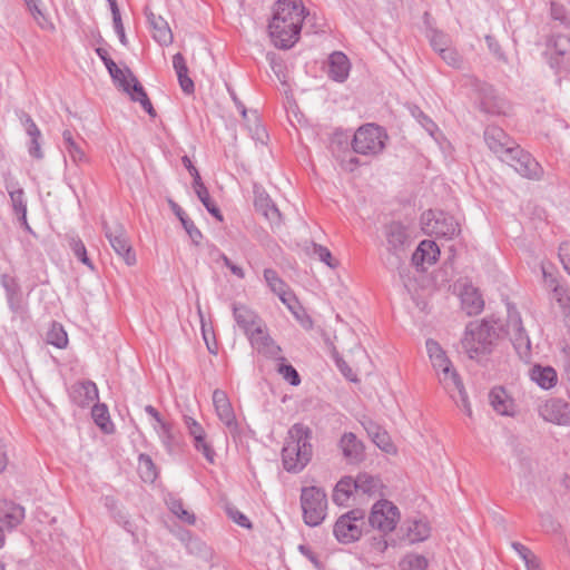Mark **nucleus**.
I'll return each mask as SVG.
<instances>
[{"label":"nucleus","mask_w":570,"mask_h":570,"mask_svg":"<svg viewBox=\"0 0 570 570\" xmlns=\"http://www.w3.org/2000/svg\"><path fill=\"white\" fill-rule=\"evenodd\" d=\"M305 7L302 0H278L268 24L269 36L275 47L292 48L299 39Z\"/></svg>","instance_id":"f257e3e1"},{"label":"nucleus","mask_w":570,"mask_h":570,"mask_svg":"<svg viewBox=\"0 0 570 570\" xmlns=\"http://www.w3.org/2000/svg\"><path fill=\"white\" fill-rule=\"evenodd\" d=\"M312 435L311 428L304 423H295L288 430L282 450L283 466L287 472L298 473L308 464L313 454Z\"/></svg>","instance_id":"f03ea898"},{"label":"nucleus","mask_w":570,"mask_h":570,"mask_svg":"<svg viewBox=\"0 0 570 570\" xmlns=\"http://www.w3.org/2000/svg\"><path fill=\"white\" fill-rule=\"evenodd\" d=\"M233 314L237 325L243 330L252 346L258 353L269 357L278 356L281 347L266 333L263 321L253 309L245 305L234 304Z\"/></svg>","instance_id":"7ed1b4c3"},{"label":"nucleus","mask_w":570,"mask_h":570,"mask_svg":"<svg viewBox=\"0 0 570 570\" xmlns=\"http://www.w3.org/2000/svg\"><path fill=\"white\" fill-rule=\"evenodd\" d=\"M499 338L495 323L483 320L480 323H470L466 326L462 346L471 360L480 361L492 353Z\"/></svg>","instance_id":"20e7f679"},{"label":"nucleus","mask_w":570,"mask_h":570,"mask_svg":"<svg viewBox=\"0 0 570 570\" xmlns=\"http://www.w3.org/2000/svg\"><path fill=\"white\" fill-rule=\"evenodd\" d=\"M386 140L387 134L382 127L366 124L355 131L351 145L355 154L376 156L385 148Z\"/></svg>","instance_id":"39448f33"},{"label":"nucleus","mask_w":570,"mask_h":570,"mask_svg":"<svg viewBox=\"0 0 570 570\" xmlns=\"http://www.w3.org/2000/svg\"><path fill=\"white\" fill-rule=\"evenodd\" d=\"M303 520L308 527L320 525L327 514V495L317 487H305L301 491Z\"/></svg>","instance_id":"423d86ee"},{"label":"nucleus","mask_w":570,"mask_h":570,"mask_svg":"<svg viewBox=\"0 0 570 570\" xmlns=\"http://www.w3.org/2000/svg\"><path fill=\"white\" fill-rule=\"evenodd\" d=\"M365 525L364 510L353 509L336 520L333 534L341 543H352L362 537Z\"/></svg>","instance_id":"0eeeda50"},{"label":"nucleus","mask_w":570,"mask_h":570,"mask_svg":"<svg viewBox=\"0 0 570 570\" xmlns=\"http://www.w3.org/2000/svg\"><path fill=\"white\" fill-rule=\"evenodd\" d=\"M422 229L428 235L452 239L460 233L459 223L444 212L428 210L421 217Z\"/></svg>","instance_id":"6e6552de"},{"label":"nucleus","mask_w":570,"mask_h":570,"mask_svg":"<svg viewBox=\"0 0 570 570\" xmlns=\"http://www.w3.org/2000/svg\"><path fill=\"white\" fill-rule=\"evenodd\" d=\"M102 228L105 232V236L109 240V244L115 250V253L120 258H122L128 266L135 265L136 254L132 249V246L127 236V232L124 225L118 222H114L112 224L104 222Z\"/></svg>","instance_id":"1a4fd4ad"},{"label":"nucleus","mask_w":570,"mask_h":570,"mask_svg":"<svg viewBox=\"0 0 570 570\" xmlns=\"http://www.w3.org/2000/svg\"><path fill=\"white\" fill-rule=\"evenodd\" d=\"M436 372L440 383L449 392L451 397L459 406L463 407L466 415L471 416L472 410L468 400V394L464 390L463 382L455 368L452 366V363L450 362V365L443 366Z\"/></svg>","instance_id":"9d476101"},{"label":"nucleus","mask_w":570,"mask_h":570,"mask_svg":"<svg viewBox=\"0 0 570 570\" xmlns=\"http://www.w3.org/2000/svg\"><path fill=\"white\" fill-rule=\"evenodd\" d=\"M544 56L556 72L570 68V38L558 35L547 41Z\"/></svg>","instance_id":"9b49d317"},{"label":"nucleus","mask_w":570,"mask_h":570,"mask_svg":"<svg viewBox=\"0 0 570 570\" xmlns=\"http://www.w3.org/2000/svg\"><path fill=\"white\" fill-rule=\"evenodd\" d=\"M400 519V512L396 505L387 500L377 501L370 513L368 524L383 533L393 531Z\"/></svg>","instance_id":"f8f14e48"},{"label":"nucleus","mask_w":570,"mask_h":570,"mask_svg":"<svg viewBox=\"0 0 570 570\" xmlns=\"http://www.w3.org/2000/svg\"><path fill=\"white\" fill-rule=\"evenodd\" d=\"M462 86L471 88L480 98V105L483 111L490 114H500L502 102L498 99L493 87L487 82L481 81L474 76L464 75L462 77Z\"/></svg>","instance_id":"ddd939ff"},{"label":"nucleus","mask_w":570,"mask_h":570,"mask_svg":"<svg viewBox=\"0 0 570 570\" xmlns=\"http://www.w3.org/2000/svg\"><path fill=\"white\" fill-rule=\"evenodd\" d=\"M502 161L513 167L521 176L530 179H538L542 171L539 163L519 146L512 148L510 154L508 153L503 156Z\"/></svg>","instance_id":"4468645a"},{"label":"nucleus","mask_w":570,"mask_h":570,"mask_svg":"<svg viewBox=\"0 0 570 570\" xmlns=\"http://www.w3.org/2000/svg\"><path fill=\"white\" fill-rule=\"evenodd\" d=\"M507 333L518 354L520 356L528 355L531 348V342L522 325L520 314L515 309L509 308Z\"/></svg>","instance_id":"2eb2a0df"},{"label":"nucleus","mask_w":570,"mask_h":570,"mask_svg":"<svg viewBox=\"0 0 570 570\" xmlns=\"http://www.w3.org/2000/svg\"><path fill=\"white\" fill-rule=\"evenodd\" d=\"M213 404L218 419L229 430V432H238V422L236 420L232 403L225 391L216 389L213 392Z\"/></svg>","instance_id":"dca6fc26"},{"label":"nucleus","mask_w":570,"mask_h":570,"mask_svg":"<svg viewBox=\"0 0 570 570\" xmlns=\"http://www.w3.org/2000/svg\"><path fill=\"white\" fill-rule=\"evenodd\" d=\"M539 414L547 422L567 424L570 422V404L560 399H551L540 405Z\"/></svg>","instance_id":"f3484780"},{"label":"nucleus","mask_w":570,"mask_h":570,"mask_svg":"<svg viewBox=\"0 0 570 570\" xmlns=\"http://www.w3.org/2000/svg\"><path fill=\"white\" fill-rule=\"evenodd\" d=\"M484 140L498 157L502 160L503 156L512 151L517 145L510 139L503 129L497 126H489L484 130Z\"/></svg>","instance_id":"a211bd4d"},{"label":"nucleus","mask_w":570,"mask_h":570,"mask_svg":"<svg viewBox=\"0 0 570 570\" xmlns=\"http://www.w3.org/2000/svg\"><path fill=\"white\" fill-rule=\"evenodd\" d=\"M253 191L255 209L264 215L272 224H281V212L275 206L268 194L257 184H254Z\"/></svg>","instance_id":"6ab92c4d"},{"label":"nucleus","mask_w":570,"mask_h":570,"mask_svg":"<svg viewBox=\"0 0 570 570\" xmlns=\"http://www.w3.org/2000/svg\"><path fill=\"white\" fill-rule=\"evenodd\" d=\"M338 446L350 464H358L365 459L364 444L352 432H346L341 436Z\"/></svg>","instance_id":"aec40b11"},{"label":"nucleus","mask_w":570,"mask_h":570,"mask_svg":"<svg viewBox=\"0 0 570 570\" xmlns=\"http://www.w3.org/2000/svg\"><path fill=\"white\" fill-rule=\"evenodd\" d=\"M24 519V508L9 500H0V533L12 530Z\"/></svg>","instance_id":"412c9836"},{"label":"nucleus","mask_w":570,"mask_h":570,"mask_svg":"<svg viewBox=\"0 0 570 570\" xmlns=\"http://www.w3.org/2000/svg\"><path fill=\"white\" fill-rule=\"evenodd\" d=\"M69 396L76 405L87 407L98 400V389L90 380L77 382L70 386Z\"/></svg>","instance_id":"4be33fe9"},{"label":"nucleus","mask_w":570,"mask_h":570,"mask_svg":"<svg viewBox=\"0 0 570 570\" xmlns=\"http://www.w3.org/2000/svg\"><path fill=\"white\" fill-rule=\"evenodd\" d=\"M145 14L154 40L160 46H169L174 40V36L168 22L161 16L155 14L148 7L145 8Z\"/></svg>","instance_id":"5701e85b"},{"label":"nucleus","mask_w":570,"mask_h":570,"mask_svg":"<svg viewBox=\"0 0 570 570\" xmlns=\"http://www.w3.org/2000/svg\"><path fill=\"white\" fill-rule=\"evenodd\" d=\"M403 538L410 543L425 541L431 535V525L425 518L407 520L401 527Z\"/></svg>","instance_id":"b1692460"},{"label":"nucleus","mask_w":570,"mask_h":570,"mask_svg":"<svg viewBox=\"0 0 570 570\" xmlns=\"http://www.w3.org/2000/svg\"><path fill=\"white\" fill-rule=\"evenodd\" d=\"M351 70V62L347 56L342 51H334L328 57L327 76L336 81L344 82Z\"/></svg>","instance_id":"393cba45"},{"label":"nucleus","mask_w":570,"mask_h":570,"mask_svg":"<svg viewBox=\"0 0 570 570\" xmlns=\"http://www.w3.org/2000/svg\"><path fill=\"white\" fill-rule=\"evenodd\" d=\"M440 249L435 242L430 239L422 240L412 255V263L415 266L423 267L424 264L432 265L438 261Z\"/></svg>","instance_id":"a878e982"},{"label":"nucleus","mask_w":570,"mask_h":570,"mask_svg":"<svg viewBox=\"0 0 570 570\" xmlns=\"http://www.w3.org/2000/svg\"><path fill=\"white\" fill-rule=\"evenodd\" d=\"M1 285L6 291L7 302L10 309L13 313H20L22 311V296L18 281L8 275H1Z\"/></svg>","instance_id":"bb28decb"},{"label":"nucleus","mask_w":570,"mask_h":570,"mask_svg":"<svg viewBox=\"0 0 570 570\" xmlns=\"http://www.w3.org/2000/svg\"><path fill=\"white\" fill-rule=\"evenodd\" d=\"M461 304L462 308L470 316L480 314L484 307L482 295L471 285L464 286L461 293Z\"/></svg>","instance_id":"cd10ccee"},{"label":"nucleus","mask_w":570,"mask_h":570,"mask_svg":"<svg viewBox=\"0 0 570 570\" xmlns=\"http://www.w3.org/2000/svg\"><path fill=\"white\" fill-rule=\"evenodd\" d=\"M173 67L176 71L181 90L187 95L193 94L195 90V85L188 76V67L184 56L180 52L174 55Z\"/></svg>","instance_id":"c85d7f7f"},{"label":"nucleus","mask_w":570,"mask_h":570,"mask_svg":"<svg viewBox=\"0 0 570 570\" xmlns=\"http://www.w3.org/2000/svg\"><path fill=\"white\" fill-rule=\"evenodd\" d=\"M386 239L389 248L394 253L403 249L409 242L405 227L400 223H391L386 227Z\"/></svg>","instance_id":"c756f323"},{"label":"nucleus","mask_w":570,"mask_h":570,"mask_svg":"<svg viewBox=\"0 0 570 570\" xmlns=\"http://www.w3.org/2000/svg\"><path fill=\"white\" fill-rule=\"evenodd\" d=\"M382 481L380 478L371 475L368 473H360L354 479V490L368 497H373L381 493Z\"/></svg>","instance_id":"7c9ffc66"},{"label":"nucleus","mask_w":570,"mask_h":570,"mask_svg":"<svg viewBox=\"0 0 570 570\" xmlns=\"http://www.w3.org/2000/svg\"><path fill=\"white\" fill-rule=\"evenodd\" d=\"M6 188L9 191L14 213L19 216V219H24V215H27V204L23 189L18 187V183L9 180L8 178H6Z\"/></svg>","instance_id":"2f4dec72"},{"label":"nucleus","mask_w":570,"mask_h":570,"mask_svg":"<svg viewBox=\"0 0 570 570\" xmlns=\"http://www.w3.org/2000/svg\"><path fill=\"white\" fill-rule=\"evenodd\" d=\"M354 490V478H342L334 488L333 501L337 505H345Z\"/></svg>","instance_id":"473e14b6"},{"label":"nucleus","mask_w":570,"mask_h":570,"mask_svg":"<svg viewBox=\"0 0 570 570\" xmlns=\"http://www.w3.org/2000/svg\"><path fill=\"white\" fill-rule=\"evenodd\" d=\"M425 345L435 371H439L443 366L450 365L451 361L448 358L445 352L436 341L429 338Z\"/></svg>","instance_id":"72a5a7b5"},{"label":"nucleus","mask_w":570,"mask_h":570,"mask_svg":"<svg viewBox=\"0 0 570 570\" xmlns=\"http://www.w3.org/2000/svg\"><path fill=\"white\" fill-rule=\"evenodd\" d=\"M532 379L538 383L539 386L548 390L556 385L557 372L550 366H537L532 371Z\"/></svg>","instance_id":"f704fd0d"},{"label":"nucleus","mask_w":570,"mask_h":570,"mask_svg":"<svg viewBox=\"0 0 570 570\" xmlns=\"http://www.w3.org/2000/svg\"><path fill=\"white\" fill-rule=\"evenodd\" d=\"M63 146L68 154L70 155L73 163L79 164L87 160L85 151L75 141L72 132L69 129L63 130L62 132Z\"/></svg>","instance_id":"c9c22d12"},{"label":"nucleus","mask_w":570,"mask_h":570,"mask_svg":"<svg viewBox=\"0 0 570 570\" xmlns=\"http://www.w3.org/2000/svg\"><path fill=\"white\" fill-rule=\"evenodd\" d=\"M95 423L105 432L111 433L114 424L110 421L108 407L105 404H95L91 410Z\"/></svg>","instance_id":"e433bc0d"},{"label":"nucleus","mask_w":570,"mask_h":570,"mask_svg":"<svg viewBox=\"0 0 570 570\" xmlns=\"http://www.w3.org/2000/svg\"><path fill=\"white\" fill-rule=\"evenodd\" d=\"M306 253L311 256L316 257L320 262L325 263L331 268H336L338 262L333 258L330 249L325 246H322L316 243H311L308 247H306Z\"/></svg>","instance_id":"4c0bfd02"},{"label":"nucleus","mask_w":570,"mask_h":570,"mask_svg":"<svg viewBox=\"0 0 570 570\" xmlns=\"http://www.w3.org/2000/svg\"><path fill=\"white\" fill-rule=\"evenodd\" d=\"M428 559L417 553H407L399 562L400 570H426Z\"/></svg>","instance_id":"58836bf2"},{"label":"nucleus","mask_w":570,"mask_h":570,"mask_svg":"<svg viewBox=\"0 0 570 570\" xmlns=\"http://www.w3.org/2000/svg\"><path fill=\"white\" fill-rule=\"evenodd\" d=\"M138 471L145 482H154L157 478V470L153 459L145 453L138 458Z\"/></svg>","instance_id":"ea45409f"},{"label":"nucleus","mask_w":570,"mask_h":570,"mask_svg":"<svg viewBox=\"0 0 570 570\" xmlns=\"http://www.w3.org/2000/svg\"><path fill=\"white\" fill-rule=\"evenodd\" d=\"M490 403L500 414H509L510 402L503 387H494L489 394Z\"/></svg>","instance_id":"a19ab883"},{"label":"nucleus","mask_w":570,"mask_h":570,"mask_svg":"<svg viewBox=\"0 0 570 570\" xmlns=\"http://www.w3.org/2000/svg\"><path fill=\"white\" fill-rule=\"evenodd\" d=\"M69 247L73 255L90 269H94V264L87 255V249L83 242L78 236L69 237Z\"/></svg>","instance_id":"79ce46f5"},{"label":"nucleus","mask_w":570,"mask_h":570,"mask_svg":"<svg viewBox=\"0 0 570 570\" xmlns=\"http://www.w3.org/2000/svg\"><path fill=\"white\" fill-rule=\"evenodd\" d=\"M264 278L275 294L283 293L287 288V284L278 276L277 272L272 268L264 269Z\"/></svg>","instance_id":"37998d69"},{"label":"nucleus","mask_w":570,"mask_h":570,"mask_svg":"<svg viewBox=\"0 0 570 570\" xmlns=\"http://www.w3.org/2000/svg\"><path fill=\"white\" fill-rule=\"evenodd\" d=\"M428 37L430 39L431 47L438 53H440L442 49H445V47H450L451 45L450 37L440 30L431 29Z\"/></svg>","instance_id":"c03bdc74"},{"label":"nucleus","mask_w":570,"mask_h":570,"mask_svg":"<svg viewBox=\"0 0 570 570\" xmlns=\"http://www.w3.org/2000/svg\"><path fill=\"white\" fill-rule=\"evenodd\" d=\"M198 199L202 202V204L205 206V208L215 218H217L219 222L223 220V215L217 207V205L213 202L210 198L209 191L207 188H200L196 193Z\"/></svg>","instance_id":"a18cd8bd"},{"label":"nucleus","mask_w":570,"mask_h":570,"mask_svg":"<svg viewBox=\"0 0 570 570\" xmlns=\"http://www.w3.org/2000/svg\"><path fill=\"white\" fill-rule=\"evenodd\" d=\"M47 342L55 345L58 348L66 347L68 343L67 333L61 326L53 324L51 330L47 334Z\"/></svg>","instance_id":"49530a36"},{"label":"nucleus","mask_w":570,"mask_h":570,"mask_svg":"<svg viewBox=\"0 0 570 570\" xmlns=\"http://www.w3.org/2000/svg\"><path fill=\"white\" fill-rule=\"evenodd\" d=\"M439 55L449 66L455 69L463 68V57L456 51V49L452 47H445V49H442Z\"/></svg>","instance_id":"de8ad7c7"},{"label":"nucleus","mask_w":570,"mask_h":570,"mask_svg":"<svg viewBox=\"0 0 570 570\" xmlns=\"http://www.w3.org/2000/svg\"><path fill=\"white\" fill-rule=\"evenodd\" d=\"M169 509L175 515H177L184 522L188 524H194L196 522L195 514L187 511L184 508V503L180 500H171L169 502Z\"/></svg>","instance_id":"09e8293b"},{"label":"nucleus","mask_w":570,"mask_h":570,"mask_svg":"<svg viewBox=\"0 0 570 570\" xmlns=\"http://www.w3.org/2000/svg\"><path fill=\"white\" fill-rule=\"evenodd\" d=\"M126 71L132 81V86L131 87L129 86L128 94L130 95V98L134 101H138L139 104H141L142 101H145V99H148V96H147L144 87L137 80V78L132 75V72L129 69H127Z\"/></svg>","instance_id":"8fccbe9b"},{"label":"nucleus","mask_w":570,"mask_h":570,"mask_svg":"<svg viewBox=\"0 0 570 570\" xmlns=\"http://www.w3.org/2000/svg\"><path fill=\"white\" fill-rule=\"evenodd\" d=\"M226 514L229 519H232L235 523H237L239 527L252 529L253 524L249 521V519L242 513L236 507L232 504H226L225 507Z\"/></svg>","instance_id":"3c124183"},{"label":"nucleus","mask_w":570,"mask_h":570,"mask_svg":"<svg viewBox=\"0 0 570 570\" xmlns=\"http://www.w3.org/2000/svg\"><path fill=\"white\" fill-rule=\"evenodd\" d=\"M277 372L293 386H297L301 383L299 374L291 364L281 363Z\"/></svg>","instance_id":"603ef678"},{"label":"nucleus","mask_w":570,"mask_h":570,"mask_svg":"<svg viewBox=\"0 0 570 570\" xmlns=\"http://www.w3.org/2000/svg\"><path fill=\"white\" fill-rule=\"evenodd\" d=\"M372 440L382 451L386 453L395 452V446L392 443L390 435L385 430L375 432L374 438Z\"/></svg>","instance_id":"864d4df0"},{"label":"nucleus","mask_w":570,"mask_h":570,"mask_svg":"<svg viewBox=\"0 0 570 570\" xmlns=\"http://www.w3.org/2000/svg\"><path fill=\"white\" fill-rule=\"evenodd\" d=\"M194 446L197 451L203 453V455L208 462H214L215 451L212 448V445L206 441V434L200 435V441L194 439Z\"/></svg>","instance_id":"5fc2aeb1"},{"label":"nucleus","mask_w":570,"mask_h":570,"mask_svg":"<svg viewBox=\"0 0 570 570\" xmlns=\"http://www.w3.org/2000/svg\"><path fill=\"white\" fill-rule=\"evenodd\" d=\"M155 430L161 438L164 445L167 449H170L171 443L174 442V434H173L171 425L169 423L163 421L158 424V428L155 426Z\"/></svg>","instance_id":"6e6d98bb"},{"label":"nucleus","mask_w":570,"mask_h":570,"mask_svg":"<svg viewBox=\"0 0 570 570\" xmlns=\"http://www.w3.org/2000/svg\"><path fill=\"white\" fill-rule=\"evenodd\" d=\"M184 422H185V425L188 430V433L190 434V436L193 439H197L198 441H200V435H205V431L203 429V426L195 420L193 419L191 416H187L185 415L184 416Z\"/></svg>","instance_id":"4d7b16f0"},{"label":"nucleus","mask_w":570,"mask_h":570,"mask_svg":"<svg viewBox=\"0 0 570 570\" xmlns=\"http://www.w3.org/2000/svg\"><path fill=\"white\" fill-rule=\"evenodd\" d=\"M184 229L186 230V233L188 234V236L190 237L191 242L195 244V245H199L200 244V240L203 238V234L202 232L196 227V225L194 224V222L188 218V219H183V223H181Z\"/></svg>","instance_id":"13d9d810"},{"label":"nucleus","mask_w":570,"mask_h":570,"mask_svg":"<svg viewBox=\"0 0 570 570\" xmlns=\"http://www.w3.org/2000/svg\"><path fill=\"white\" fill-rule=\"evenodd\" d=\"M291 312L293 313V315L295 316V318L298 321L303 328L307 331L313 328V320L301 305H298Z\"/></svg>","instance_id":"bf43d9fd"},{"label":"nucleus","mask_w":570,"mask_h":570,"mask_svg":"<svg viewBox=\"0 0 570 570\" xmlns=\"http://www.w3.org/2000/svg\"><path fill=\"white\" fill-rule=\"evenodd\" d=\"M30 13L38 22L39 26H43L42 21L46 20L43 12L40 9L41 0H24Z\"/></svg>","instance_id":"052dcab7"},{"label":"nucleus","mask_w":570,"mask_h":570,"mask_svg":"<svg viewBox=\"0 0 570 570\" xmlns=\"http://www.w3.org/2000/svg\"><path fill=\"white\" fill-rule=\"evenodd\" d=\"M550 16L553 20L566 23L567 21V9L563 4L551 1L550 3Z\"/></svg>","instance_id":"680f3d73"},{"label":"nucleus","mask_w":570,"mask_h":570,"mask_svg":"<svg viewBox=\"0 0 570 570\" xmlns=\"http://www.w3.org/2000/svg\"><path fill=\"white\" fill-rule=\"evenodd\" d=\"M276 295L279 297L282 303L287 306V308L289 311H293L294 308H296L299 305L296 299V296L288 287L285 288V291H283V293H278Z\"/></svg>","instance_id":"e2e57ef3"},{"label":"nucleus","mask_w":570,"mask_h":570,"mask_svg":"<svg viewBox=\"0 0 570 570\" xmlns=\"http://www.w3.org/2000/svg\"><path fill=\"white\" fill-rule=\"evenodd\" d=\"M112 21H114L115 31L118 35L120 42L124 46H127L128 45V39L126 37V33H125V29H124V26H122L120 12H117L116 10H114Z\"/></svg>","instance_id":"0e129e2a"},{"label":"nucleus","mask_w":570,"mask_h":570,"mask_svg":"<svg viewBox=\"0 0 570 570\" xmlns=\"http://www.w3.org/2000/svg\"><path fill=\"white\" fill-rule=\"evenodd\" d=\"M559 258L564 269L570 275V242H563L559 246Z\"/></svg>","instance_id":"69168bd1"},{"label":"nucleus","mask_w":570,"mask_h":570,"mask_svg":"<svg viewBox=\"0 0 570 570\" xmlns=\"http://www.w3.org/2000/svg\"><path fill=\"white\" fill-rule=\"evenodd\" d=\"M109 75L115 81L119 82L126 92H129V81L127 80L125 72L118 66L111 69Z\"/></svg>","instance_id":"338daca9"},{"label":"nucleus","mask_w":570,"mask_h":570,"mask_svg":"<svg viewBox=\"0 0 570 570\" xmlns=\"http://www.w3.org/2000/svg\"><path fill=\"white\" fill-rule=\"evenodd\" d=\"M23 125H24L26 131L30 136V138H40L41 132H40L38 126L32 120V118L27 114H23Z\"/></svg>","instance_id":"774afa93"}]
</instances>
